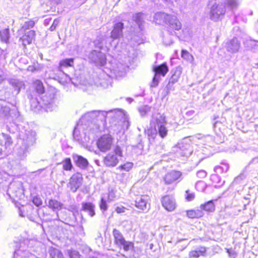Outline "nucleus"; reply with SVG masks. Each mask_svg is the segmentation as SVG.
<instances>
[{
  "mask_svg": "<svg viewBox=\"0 0 258 258\" xmlns=\"http://www.w3.org/2000/svg\"><path fill=\"white\" fill-rule=\"evenodd\" d=\"M52 6H55L61 3L62 0H47Z\"/></svg>",
  "mask_w": 258,
  "mask_h": 258,
  "instance_id": "obj_56",
  "label": "nucleus"
},
{
  "mask_svg": "<svg viewBox=\"0 0 258 258\" xmlns=\"http://www.w3.org/2000/svg\"><path fill=\"white\" fill-rule=\"evenodd\" d=\"M127 209L122 206H118L115 208V211L118 214H122L125 212Z\"/></svg>",
  "mask_w": 258,
  "mask_h": 258,
  "instance_id": "obj_51",
  "label": "nucleus"
},
{
  "mask_svg": "<svg viewBox=\"0 0 258 258\" xmlns=\"http://www.w3.org/2000/svg\"><path fill=\"white\" fill-rule=\"evenodd\" d=\"M168 16L170 18H167L165 24L168 26V28L174 30H180L181 28V24L177 17L170 14H168Z\"/></svg>",
  "mask_w": 258,
  "mask_h": 258,
  "instance_id": "obj_14",
  "label": "nucleus"
},
{
  "mask_svg": "<svg viewBox=\"0 0 258 258\" xmlns=\"http://www.w3.org/2000/svg\"><path fill=\"white\" fill-rule=\"evenodd\" d=\"M227 5L231 9H236L239 4L238 0H226Z\"/></svg>",
  "mask_w": 258,
  "mask_h": 258,
  "instance_id": "obj_44",
  "label": "nucleus"
},
{
  "mask_svg": "<svg viewBox=\"0 0 258 258\" xmlns=\"http://www.w3.org/2000/svg\"><path fill=\"white\" fill-rule=\"evenodd\" d=\"M242 175H240L236 178H235L234 182L235 183H237L240 180L242 179Z\"/></svg>",
  "mask_w": 258,
  "mask_h": 258,
  "instance_id": "obj_61",
  "label": "nucleus"
},
{
  "mask_svg": "<svg viewBox=\"0 0 258 258\" xmlns=\"http://www.w3.org/2000/svg\"><path fill=\"white\" fill-rule=\"evenodd\" d=\"M181 57L190 63L193 64L194 62V56L186 50H182Z\"/></svg>",
  "mask_w": 258,
  "mask_h": 258,
  "instance_id": "obj_35",
  "label": "nucleus"
},
{
  "mask_svg": "<svg viewBox=\"0 0 258 258\" xmlns=\"http://www.w3.org/2000/svg\"><path fill=\"white\" fill-rule=\"evenodd\" d=\"M11 110L9 106L0 105V113L4 116L8 118L11 115Z\"/></svg>",
  "mask_w": 258,
  "mask_h": 258,
  "instance_id": "obj_40",
  "label": "nucleus"
},
{
  "mask_svg": "<svg viewBox=\"0 0 258 258\" xmlns=\"http://www.w3.org/2000/svg\"><path fill=\"white\" fill-rule=\"evenodd\" d=\"M32 256V254L26 250L22 251L21 250H17L14 253V258H30Z\"/></svg>",
  "mask_w": 258,
  "mask_h": 258,
  "instance_id": "obj_31",
  "label": "nucleus"
},
{
  "mask_svg": "<svg viewBox=\"0 0 258 258\" xmlns=\"http://www.w3.org/2000/svg\"><path fill=\"white\" fill-rule=\"evenodd\" d=\"M0 38L2 41L8 43L10 38V32L9 28H6L0 31Z\"/></svg>",
  "mask_w": 258,
  "mask_h": 258,
  "instance_id": "obj_32",
  "label": "nucleus"
},
{
  "mask_svg": "<svg viewBox=\"0 0 258 258\" xmlns=\"http://www.w3.org/2000/svg\"><path fill=\"white\" fill-rule=\"evenodd\" d=\"M244 199L246 200H248V202H247V203L244 204V209H246V205L249 204L250 201L249 200V198H248L244 197Z\"/></svg>",
  "mask_w": 258,
  "mask_h": 258,
  "instance_id": "obj_62",
  "label": "nucleus"
},
{
  "mask_svg": "<svg viewBox=\"0 0 258 258\" xmlns=\"http://www.w3.org/2000/svg\"><path fill=\"white\" fill-rule=\"evenodd\" d=\"M186 192L187 194V196H186V200L188 201H192V200L194 199V198H195V195H194V194L188 193V191H186Z\"/></svg>",
  "mask_w": 258,
  "mask_h": 258,
  "instance_id": "obj_55",
  "label": "nucleus"
},
{
  "mask_svg": "<svg viewBox=\"0 0 258 258\" xmlns=\"http://www.w3.org/2000/svg\"><path fill=\"white\" fill-rule=\"evenodd\" d=\"M150 126L151 128L148 130L147 131V134L149 137L154 139L158 135L156 125V124H153L152 125L150 124Z\"/></svg>",
  "mask_w": 258,
  "mask_h": 258,
  "instance_id": "obj_37",
  "label": "nucleus"
},
{
  "mask_svg": "<svg viewBox=\"0 0 258 258\" xmlns=\"http://www.w3.org/2000/svg\"><path fill=\"white\" fill-rule=\"evenodd\" d=\"M24 32L25 34L19 39V41L23 46H26L32 43L35 38V32L30 30Z\"/></svg>",
  "mask_w": 258,
  "mask_h": 258,
  "instance_id": "obj_19",
  "label": "nucleus"
},
{
  "mask_svg": "<svg viewBox=\"0 0 258 258\" xmlns=\"http://www.w3.org/2000/svg\"><path fill=\"white\" fill-rule=\"evenodd\" d=\"M118 196L116 195V191L111 189L109 191L108 199L109 201H113L117 199Z\"/></svg>",
  "mask_w": 258,
  "mask_h": 258,
  "instance_id": "obj_45",
  "label": "nucleus"
},
{
  "mask_svg": "<svg viewBox=\"0 0 258 258\" xmlns=\"http://www.w3.org/2000/svg\"><path fill=\"white\" fill-rule=\"evenodd\" d=\"M225 47L228 52L231 53H235L238 51L240 47V43L236 38H234L226 42Z\"/></svg>",
  "mask_w": 258,
  "mask_h": 258,
  "instance_id": "obj_16",
  "label": "nucleus"
},
{
  "mask_svg": "<svg viewBox=\"0 0 258 258\" xmlns=\"http://www.w3.org/2000/svg\"><path fill=\"white\" fill-rule=\"evenodd\" d=\"M207 249L205 247H199L196 250L190 251L189 257L190 258H198L200 256H207Z\"/></svg>",
  "mask_w": 258,
  "mask_h": 258,
  "instance_id": "obj_21",
  "label": "nucleus"
},
{
  "mask_svg": "<svg viewBox=\"0 0 258 258\" xmlns=\"http://www.w3.org/2000/svg\"><path fill=\"white\" fill-rule=\"evenodd\" d=\"M159 80H160V77L155 74L154 77L153 78L152 82L151 84V87H157L158 85Z\"/></svg>",
  "mask_w": 258,
  "mask_h": 258,
  "instance_id": "obj_48",
  "label": "nucleus"
},
{
  "mask_svg": "<svg viewBox=\"0 0 258 258\" xmlns=\"http://www.w3.org/2000/svg\"><path fill=\"white\" fill-rule=\"evenodd\" d=\"M225 12V6L222 2H211L209 14L211 20L215 22L221 20L224 18Z\"/></svg>",
  "mask_w": 258,
  "mask_h": 258,
  "instance_id": "obj_4",
  "label": "nucleus"
},
{
  "mask_svg": "<svg viewBox=\"0 0 258 258\" xmlns=\"http://www.w3.org/2000/svg\"><path fill=\"white\" fill-rule=\"evenodd\" d=\"M34 86L37 93L42 94L44 92V87L41 81L36 80L34 83Z\"/></svg>",
  "mask_w": 258,
  "mask_h": 258,
  "instance_id": "obj_36",
  "label": "nucleus"
},
{
  "mask_svg": "<svg viewBox=\"0 0 258 258\" xmlns=\"http://www.w3.org/2000/svg\"><path fill=\"white\" fill-rule=\"evenodd\" d=\"M195 186L198 191H203L206 188V184L204 181H199L196 183Z\"/></svg>",
  "mask_w": 258,
  "mask_h": 258,
  "instance_id": "obj_46",
  "label": "nucleus"
},
{
  "mask_svg": "<svg viewBox=\"0 0 258 258\" xmlns=\"http://www.w3.org/2000/svg\"><path fill=\"white\" fill-rule=\"evenodd\" d=\"M161 203L163 207L168 211H172L176 208L175 199L171 196H165L162 197Z\"/></svg>",
  "mask_w": 258,
  "mask_h": 258,
  "instance_id": "obj_13",
  "label": "nucleus"
},
{
  "mask_svg": "<svg viewBox=\"0 0 258 258\" xmlns=\"http://www.w3.org/2000/svg\"><path fill=\"white\" fill-rule=\"evenodd\" d=\"M36 70V68L33 66H29L28 67V71L33 72Z\"/></svg>",
  "mask_w": 258,
  "mask_h": 258,
  "instance_id": "obj_59",
  "label": "nucleus"
},
{
  "mask_svg": "<svg viewBox=\"0 0 258 258\" xmlns=\"http://www.w3.org/2000/svg\"><path fill=\"white\" fill-rule=\"evenodd\" d=\"M9 82L16 92L17 94L19 93L20 89L24 86L23 82L18 79H11L9 80Z\"/></svg>",
  "mask_w": 258,
  "mask_h": 258,
  "instance_id": "obj_25",
  "label": "nucleus"
},
{
  "mask_svg": "<svg viewBox=\"0 0 258 258\" xmlns=\"http://www.w3.org/2000/svg\"><path fill=\"white\" fill-rule=\"evenodd\" d=\"M36 136V132L31 130L20 132L18 141L20 148L18 150L17 154L21 159H23L27 156L29 148L35 144Z\"/></svg>",
  "mask_w": 258,
  "mask_h": 258,
  "instance_id": "obj_2",
  "label": "nucleus"
},
{
  "mask_svg": "<svg viewBox=\"0 0 258 258\" xmlns=\"http://www.w3.org/2000/svg\"><path fill=\"white\" fill-rule=\"evenodd\" d=\"M133 19L138 24L140 29L142 30V24L144 22V14L142 13L135 14L133 16Z\"/></svg>",
  "mask_w": 258,
  "mask_h": 258,
  "instance_id": "obj_29",
  "label": "nucleus"
},
{
  "mask_svg": "<svg viewBox=\"0 0 258 258\" xmlns=\"http://www.w3.org/2000/svg\"><path fill=\"white\" fill-rule=\"evenodd\" d=\"M197 176L200 178H205L207 176V172L203 170H199L197 172Z\"/></svg>",
  "mask_w": 258,
  "mask_h": 258,
  "instance_id": "obj_52",
  "label": "nucleus"
},
{
  "mask_svg": "<svg viewBox=\"0 0 258 258\" xmlns=\"http://www.w3.org/2000/svg\"><path fill=\"white\" fill-rule=\"evenodd\" d=\"M32 202L33 204L36 206L38 207L42 204V200L40 198L38 197H34L33 199Z\"/></svg>",
  "mask_w": 258,
  "mask_h": 258,
  "instance_id": "obj_50",
  "label": "nucleus"
},
{
  "mask_svg": "<svg viewBox=\"0 0 258 258\" xmlns=\"http://www.w3.org/2000/svg\"><path fill=\"white\" fill-rule=\"evenodd\" d=\"M187 214L189 218H194L195 217V213L193 211H188Z\"/></svg>",
  "mask_w": 258,
  "mask_h": 258,
  "instance_id": "obj_58",
  "label": "nucleus"
},
{
  "mask_svg": "<svg viewBox=\"0 0 258 258\" xmlns=\"http://www.w3.org/2000/svg\"><path fill=\"white\" fill-rule=\"evenodd\" d=\"M48 206L54 212H57L62 209L63 204L56 200L50 199L48 201Z\"/></svg>",
  "mask_w": 258,
  "mask_h": 258,
  "instance_id": "obj_27",
  "label": "nucleus"
},
{
  "mask_svg": "<svg viewBox=\"0 0 258 258\" xmlns=\"http://www.w3.org/2000/svg\"><path fill=\"white\" fill-rule=\"evenodd\" d=\"M108 114H113V117L119 120L117 124L114 123V126L112 125L111 129L113 133H118L120 132L122 126H126V128L130 125L129 118L127 114L122 110L114 109L110 110L108 111L94 110L87 112L80 119L76 126L74 130V135H75L77 131L81 128V125L86 121H90L97 118L101 120H105Z\"/></svg>",
  "mask_w": 258,
  "mask_h": 258,
  "instance_id": "obj_1",
  "label": "nucleus"
},
{
  "mask_svg": "<svg viewBox=\"0 0 258 258\" xmlns=\"http://www.w3.org/2000/svg\"><path fill=\"white\" fill-rule=\"evenodd\" d=\"M182 172L176 170H172L167 173L164 177V181L166 184H171L175 181L179 182L182 179Z\"/></svg>",
  "mask_w": 258,
  "mask_h": 258,
  "instance_id": "obj_10",
  "label": "nucleus"
},
{
  "mask_svg": "<svg viewBox=\"0 0 258 258\" xmlns=\"http://www.w3.org/2000/svg\"><path fill=\"white\" fill-rule=\"evenodd\" d=\"M167 18H169L168 16V14L164 12H157L154 16V21L157 24H165Z\"/></svg>",
  "mask_w": 258,
  "mask_h": 258,
  "instance_id": "obj_24",
  "label": "nucleus"
},
{
  "mask_svg": "<svg viewBox=\"0 0 258 258\" xmlns=\"http://www.w3.org/2000/svg\"><path fill=\"white\" fill-rule=\"evenodd\" d=\"M133 164L132 162H127L123 165H120L118 168L120 170H124L125 171L128 172L133 168Z\"/></svg>",
  "mask_w": 258,
  "mask_h": 258,
  "instance_id": "obj_43",
  "label": "nucleus"
},
{
  "mask_svg": "<svg viewBox=\"0 0 258 258\" xmlns=\"http://www.w3.org/2000/svg\"><path fill=\"white\" fill-rule=\"evenodd\" d=\"M100 209L103 211H105L107 209V205L106 203V201L103 199L102 198L101 200V202L100 203Z\"/></svg>",
  "mask_w": 258,
  "mask_h": 258,
  "instance_id": "obj_49",
  "label": "nucleus"
},
{
  "mask_svg": "<svg viewBox=\"0 0 258 258\" xmlns=\"http://www.w3.org/2000/svg\"><path fill=\"white\" fill-rule=\"evenodd\" d=\"M62 164L63 168L65 170L69 171L73 168L71 160L69 158L65 159L62 162Z\"/></svg>",
  "mask_w": 258,
  "mask_h": 258,
  "instance_id": "obj_42",
  "label": "nucleus"
},
{
  "mask_svg": "<svg viewBox=\"0 0 258 258\" xmlns=\"http://www.w3.org/2000/svg\"><path fill=\"white\" fill-rule=\"evenodd\" d=\"M123 28V24L121 22L116 23L114 26L112 31L111 32V38L112 39L119 38L122 35V29Z\"/></svg>",
  "mask_w": 258,
  "mask_h": 258,
  "instance_id": "obj_20",
  "label": "nucleus"
},
{
  "mask_svg": "<svg viewBox=\"0 0 258 258\" xmlns=\"http://www.w3.org/2000/svg\"><path fill=\"white\" fill-rule=\"evenodd\" d=\"M148 200L149 198L146 196H141L136 198L135 200L136 207L143 211H148L149 209V205L148 206Z\"/></svg>",
  "mask_w": 258,
  "mask_h": 258,
  "instance_id": "obj_15",
  "label": "nucleus"
},
{
  "mask_svg": "<svg viewBox=\"0 0 258 258\" xmlns=\"http://www.w3.org/2000/svg\"><path fill=\"white\" fill-rule=\"evenodd\" d=\"M99 85L103 88H107L109 86V82L105 80H100Z\"/></svg>",
  "mask_w": 258,
  "mask_h": 258,
  "instance_id": "obj_54",
  "label": "nucleus"
},
{
  "mask_svg": "<svg viewBox=\"0 0 258 258\" xmlns=\"http://www.w3.org/2000/svg\"><path fill=\"white\" fill-rule=\"evenodd\" d=\"M179 150L177 152V155L179 154L181 157H187L191 155L192 152L188 145H186L184 148L183 146L179 144Z\"/></svg>",
  "mask_w": 258,
  "mask_h": 258,
  "instance_id": "obj_26",
  "label": "nucleus"
},
{
  "mask_svg": "<svg viewBox=\"0 0 258 258\" xmlns=\"http://www.w3.org/2000/svg\"><path fill=\"white\" fill-rule=\"evenodd\" d=\"M151 107L148 105H143L138 108V111L141 116H146L151 111Z\"/></svg>",
  "mask_w": 258,
  "mask_h": 258,
  "instance_id": "obj_38",
  "label": "nucleus"
},
{
  "mask_svg": "<svg viewBox=\"0 0 258 258\" xmlns=\"http://www.w3.org/2000/svg\"><path fill=\"white\" fill-rule=\"evenodd\" d=\"M201 208L207 212H212L215 210V205L213 201H210L204 205H201Z\"/></svg>",
  "mask_w": 258,
  "mask_h": 258,
  "instance_id": "obj_34",
  "label": "nucleus"
},
{
  "mask_svg": "<svg viewBox=\"0 0 258 258\" xmlns=\"http://www.w3.org/2000/svg\"><path fill=\"white\" fill-rule=\"evenodd\" d=\"M83 177L80 173H77L73 175L70 179L68 184L73 192H75L82 183Z\"/></svg>",
  "mask_w": 258,
  "mask_h": 258,
  "instance_id": "obj_11",
  "label": "nucleus"
},
{
  "mask_svg": "<svg viewBox=\"0 0 258 258\" xmlns=\"http://www.w3.org/2000/svg\"><path fill=\"white\" fill-rule=\"evenodd\" d=\"M153 71L155 75L164 77L168 72V67L166 63H163L160 65L155 66Z\"/></svg>",
  "mask_w": 258,
  "mask_h": 258,
  "instance_id": "obj_23",
  "label": "nucleus"
},
{
  "mask_svg": "<svg viewBox=\"0 0 258 258\" xmlns=\"http://www.w3.org/2000/svg\"><path fill=\"white\" fill-rule=\"evenodd\" d=\"M226 251L230 256H234L235 252L232 249H226Z\"/></svg>",
  "mask_w": 258,
  "mask_h": 258,
  "instance_id": "obj_57",
  "label": "nucleus"
},
{
  "mask_svg": "<svg viewBox=\"0 0 258 258\" xmlns=\"http://www.w3.org/2000/svg\"><path fill=\"white\" fill-rule=\"evenodd\" d=\"M88 58L96 66H103L106 63V59L105 55L100 51H92L89 53Z\"/></svg>",
  "mask_w": 258,
  "mask_h": 258,
  "instance_id": "obj_9",
  "label": "nucleus"
},
{
  "mask_svg": "<svg viewBox=\"0 0 258 258\" xmlns=\"http://www.w3.org/2000/svg\"><path fill=\"white\" fill-rule=\"evenodd\" d=\"M13 143V140L9 135L4 133L1 134L0 145L2 148H0V155L2 154L3 151L9 148L12 145Z\"/></svg>",
  "mask_w": 258,
  "mask_h": 258,
  "instance_id": "obj_12",
  "label": "nucleus"
},
{
  "mask_svg": "<svg viewBox=\"0 0 258 258\" xmlns=\"http://www.w3.org/2000/svg\"><path fill=\"white\" fill-rule=\"evenodd\" d=\"M182 72V68L177 66L171 71V77L169 81L167 87H170L173 84L178 82Z\"/></svg>",
  "mask_w": 258,
  "mask_h": 258,
  "instance_id": "obj_17",
  "label": "nucleus"
},
{
  "mask_svg": "<svg viewBox=\"0 0 258 258\" xmlns=\"http://www.w3.org/2000/svg\"><path fill=\"white\" fill-rule=\"evenodd\" d=\"M59 22V21L58 19H55L53 21L52 24L51 25V26H50V27L49 28L50 30L51 31H54L56 29V27L57 26Z\"/></svg>",
  "mask_w": 258,
  "mask_h": 258,
  "instance_id": "obj_53",
  "label": "nucleus"
},
{
  "mask_svg": "<svg viewBox=\"0 0 258 258\" xmlns=\"http://www.w3.org/2000/svg\"><path fill=\"white\" fill-rule=\"evenodd\" d=\"M212 180H216L217 179H218L219 180H220V177L218 175H217V174L212 175ZM219 182H220V181H219Z\"/></svg>",
  "mask_w": 258,
  "mask_h": 258,
  "instance_id": "obj_60",
  "label": "nucleus"
},
{
  "mask_svg": "<svg viewBox=\"0 0 258 258\" xmlns=\"http://www.w3.org/2000/svg\"><path fill=\"white\" fill-rule=\"evenodd\" d=\"M122 151L120 147L116 146L114 150L107 154L103 159L104 165L109 167H114L122 157Z\"/></svg>",
  "mask_w": 258,
  "mask_h": 258,
  "instance_id": "obj_6",
  "label": "nucleus"
},
{
  "mask_svg": "<svg viewBox=\"0 0 258 258\" xmlns=\"http://www.w3.org/2000/svg\"><path fill=\"white\" fill-rule=\"evenodd\" d=\"M228 169L229 165L224 162H222L220 165H217L214 168L215 172L220 174L226 172Z\"/></svg>",
  "mask_w": 258,
  "mask_h": 258,
  "instance_id": "obj_30",
  "label": "nucleus"
},
{
  "mask_svg": "<svg viewBox=\"0 0 258 258\" xmlns=\"http://www.w3.org/2000/svg\"><path fill=\"white\" fill-rule=\"evenodd\" d=\"M72 157L74 163L77 167L82 169H85L87 167L89 162L87 159L78 154H73Z\"/></svg>",
  "mask_w": 258,
  "mask_h": 258,
  "instance_id": "obj_18",
  "label": "nucleus"
},
{
  "mask_svg": "<svg viewBox=\"0 0 258 258\" xmlns=\"http://www.w3.org/2000/svg\"><path fill=\"white\" fill-rule=\"evenodd\" d=\"M221 124L220 122H219L218 121H216L214 124V126L215 128H217L218 127L219 125Z\"/></svg>",
  "mask_w": 258,
  "mask_h": 258,
  "instance_id": "obj_64",
  "label": "nucleus"
},
{
  "mask_svg": "<svg viewBox=\"0 0 258 258\" xmlns=\"http://www.w3.org/2000/svg\"><path fill=\"white\" fill-rule=\"evenodd\" d=\"M55 94L52 92L47 93L40 97V100L32 98L30 105L32 110L35 112H39L43 109L46 111H51L56 107L54 102Z\"/></svg>",
  "mask_w": 258,
  "mask_h": 258,
  "instance_id": "obj_3",
  "label": "nucleus"
},
{
  "mask_svg": "<svg viewBox=\"0 0 258 258\" xmlns=\"http://www.w3.org/2000/svg\"><path fill=\"white\" fill-rule=\"evenodd\" d=\"M35 25L34 21L32 20H29L25 22L24 24L22 26L20 31L22 32H27L26 31L30 28L34 27Z\"/></svg>",
  "mask_w": 258,
  "mask_h": 258,
  "instance_id": "obj_39",
  "label": "nucleus"
},
{
  "mask_svg": "<svg viewBox=\"0 0 258 258\" xmlns=\"http://www.w3.org/2000/svg\"><path fill=\"white\" fill-rule=\"evenodd\" d=\"M113 235L115 243L120 248L122 247L125 251H128L133 247V243L126 241L119 230L114 229L113 230Z\"/></svg>",
  "mask_w": 258,
  "mask_h": 258,
  "instance_id": "obj_7",
  "label": "nucleus"
},
{
  "mask_svg": "<svg viewBox=\"0 0 258 258\" xmlns=\"http://www.w3.org/2000/svg\"><path fill=\"white\" fill-rule=\"evenodd\" d=\"M113 71L116 77H120L125 75V68L122 65L120 66V68L119 69L118 67L117 69H113Z\"/></svg>",
  "mask_w": 258,
  "mask_h": 258,
  "instance_id": "obj_41",
  "label": "nucleus"
},
{
  "mask_svg": "<svg viewBox=\"0 0 258 258\" xmlns=\"http://www.w3.org/2000/svg\"><path fill=\"white\" fill-rule=\"evenodd\" d=\"M95 205L92 203L83 202L82 203V210L86 212L88 215L92 217L95 215Z\"/></svg>",
  "mask_w": 258,
  "mask_h": 258,
  "instance_id": "obj_22",
  "label": "nucleus"
},
{
  "mask_svg": "<svg viewBox=\"0 0 258 258\" xmlns=\"http://www.w3.org/2000/svg\"><path fill=\"white\" fill-rule=\"evenodd\" d=\"M113 142V139L110 135H104L98 139L97 147L101 152H105L111 149Z\"/></svg>",
  "mask_w": 258,
  "mask_h": 258,
  "instance_id": "obj_8",
  "label": "nucleus"
},
{
  "mask_svg": "<svg viewBox=\"0 0 258 258\" xmlns=\"http://www.w3.org/2000/svg\"><path fill=\"white\" fill-rule=\"evenodd\" d=\"M74 64V58H66L61 60L59 63L58 70L63 71L64 68L72 67Z\"/></svg>",
  "mask_w": 258,
  "mask_h": 258,
  "instance_id": "obj_28",
  "label": "nucleus"
},
{
  "mask_svg": "<svg viewBox=\"0 0 258 258\" xmlns=\"http://www.w3.org/2000/svg\"><path fill=\"white\" fill-rule=\"evenodd\" d=\"M23 211V209H19V215L21 217H24V215L23 214V213L22 212Z\"/></svg>",
  "mask_w": 258,
  "mask_h": 258,
  "instance_id": "obj_63",
  "label": "nucleus"
},
{
  "mask_svg": "<svg viewBox=\"0 0 258 258\" xmlns=\"http://www.w3.org/2000/svg\"><path fill=\"white\" fill-rule=\"evenodd\" d=\"M49 253L51 258H63L62 253L57 249L51 247Z\"/></svg>",
  "mask_w": 258,
  "mask_h": 258,
  "instance_id": "obj_33",
  "label": "nucleus"
},
{
  "mask_svg": "<svg viewBox=\"0 0 258 258\" xmlns=\"http://www.w3.org/2000/svg\"><path fill=\"white\" fill-rule=\"evenodd\" d=\"M68 253L70 258H81L79 253L74 250H68Z\"/></svg>",
  "mask_w": 258,
  "mask_h": 258,
  "instance_id": "obj_47",
  "label": "nucleus"
},
{
  "mask_svg": "<svg viewBox=\"0 0 258 258\" xmlns=\"http://www.w3.org/2000/svg\"><path fill=\"white\" fill-rule=\"evenodd\" d=\"M155 124H156L159 136L162 138H165L167 136L168 132L166 127L167 122L165 117L160 114L153 115L150 124L152 125Z\"/></svg>",
  "mask_w": 258,
  "mask_h": 258,
  "instance_id": "obj_5",
  "label": "nucleus"
}]
</instances>
